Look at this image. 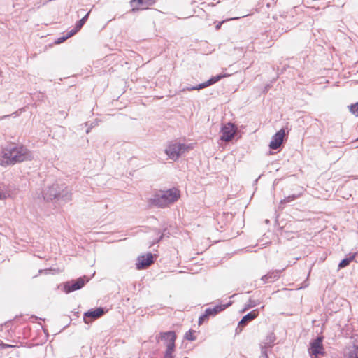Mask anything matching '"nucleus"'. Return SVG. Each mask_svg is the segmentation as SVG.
I'll return each mask as SVG.
<instances>
[{
    "label": "nucleus",
    "mask_w": 358,
    "mask_h": 358,
    "mask_svg": "<svg viewBox=\"0 0 358 358\" xmlns=\"http://www.w3.org/2000/svg\"><path fill=\"white\" fill-rule=\"evenodd\" d=\"M185 358H187V357H185Z\"/></svg>",
    "instance_id": "nucleus-38"
},
{
    "label": "nucleus",
    "mask_w": 358,
    "mask_h": 358,
    "mask_svg": "<svg viewBox=\"0 0 358 358\" xmlns=\"http://www.w3.org/2000/svg\"><path fill=\"white\" fill-rule=\"evenodd\" d=\"M258 304H259V303L257 301L250 299L248 301V303L247 305H245V306L244 309L242 310V312H244L246 310H248L251 308H254V307L257 306Z\"/></svg>",
    "instance_id": "nucleus-25"
},
{
    "label": "nucleus",
    "mask_w": 358,
    "mask_h": 358,
    "mask_svg": "<svg viewBox=\"0 0 358 358\" xmlns=\"http://www.w3.org/2000/svg\"><path fill=\"white\" fill-rule=\"evenodd\" d=\"M275 341V336L273 333H270L266 338L265 341L263 342L262 344H261V348L262 346H266V350L268 348H271L274 342Z\"/></svg>",
    "instance_id": "nucleus-17"
},
{
    "label": "nucleus",
    "mask_w": 358,
    "mask_h": 358,
    "mask_svg": "<svg viewBox=\"0 0 358 358\" xmlns=\"http://www.w3.org/2000/svg\"><path fill=\"white\" fill-rule=\"evenodd\" d=\"M348 108L351 113L358 117V102L348 106Z\"/></svg>",
    "instance_id": "nucleus-24"
},
{
    "label": "nucleus",
    "mask_w": 358,
    "mask_h": 358,
    "mask_svg": "<svg viewBox=\"0 0 358 358\" xmlns=\"http://www.w3.org/2000/svg\"><path fill=\"white\" fill-rule=\"evenodd\" d=\"M43 196L46 201H60L65 203L71 200V193L64 184H53L43 191Z\"/></svg>",
    "instance_id": "nucleus-3"
},
{
    "label": "nucleus",
    "mask_w": 358,
    "mask_h": 358,
    "mask_svg": "<svg viewBox=\"0 0 358 358\" xmlns=\"http://www.w3.org/2000/svg\"><path fill=\"white\" fill-rule=\"evenodd\" d=\"M354 258H355V255L342 259L340 262V263L338 264V268H343L346 267L354 259Z\"/></svg>",
    "instance_id": "nucleus-20"
},
{
    "label": "nucleus",
    "mask_w": 358,
    "mask_h": 358,
    "mask_svg": "<svg viewBox=\"0 0 358 358\" xmlns=\"http://www.w3.org/2000/svg\"><path fill=\"white\" fill-rule=\"evenodd\" d=\"M90 11H89L85 16H83L80 20L77 21L76 23V28L77 29H80L85 24V22H87L89 16H90Z\"/></svg>",
    "instance_id": "nucleus-21"
},
{
    "label": "nucleus",
    "mask_w": 358,
    "mask_h": 358,
    "mask_svg": "<svg viewBox=\"0 0 358 358\" xmlns=\"http://www.w3.org/2000/svg\"><path fill=\"white\" fill-rule=\"evenodd\" d=\"M89 278L87 276L80 277L75 280H71L64 282L63 291L66 294L81 289L87 282H89Z\"/></svg>",
    "instance_id": "nucleus-5"
},
{
    "label": "nucleus",
    "mask_w": 358,
    "mask_h": 358,
    "mask_svg": "<svg viewBox=\"0 0 358 358\" xmlns=\"http://www.w3.org/2000/svg\"><path fill=\"white\" fill-rule=\"evenodd\" d=\"M322 340V337L318 336L310 342L308 352L312 358H316L319 355H324Z\"/></svg>",
    "instance_id": "nucleus-6"
},
{
    "label": "nucleus",
    "mask_w": 358,
    "mask_h": 358,
    "mask_svg": "<svg viewBox=\"0 0 358 358\" xmlns=\"http://www.w3.org/2000/svg\"><path fill=\"white\" fill-rule=\"evenodd\" d=\"M180 198V191L176 188L156 192L150 200L151 205L164 208L176 202Z\"/></svg>",
    "instance_id": "nucleus-2"
},
{
    "label": "nucleus",
    "mask_w": 358,
    "mask_h": 358,
    "mask_svg": "<svg viewBox=\"0 0 358 358\" xmlns=\"http://www.w3.org/2000/svg\"><path fill=\"white\" fill-rule=\"evenodd\" d=\"M32 317H34L35 319H38V317L36 316H32Z\"/></svg>",
    "instance_id": "nucleus-37"
},
{
    "label": "nucleus",
    "mask_w": 358,
    "mask_h": 358,
    "mask_svg": "<svg viewBox=\"0 0 358 358\" xmlns=\"http://www.w3.org/2000/svg\"><path fill=\"white\" fill-rule=\"evenodd\" d=\"M11 347L10 345L5 344L0 339V348H7Z\"/></svg>",
    "instance_id": "nucleus-34"
},
{
    "label": "nucleus",
    "mask_w": 358,
    "mask_h": 358,
    "mask_svg": "<svg viewBox=\"0 0 358 358\" xmlns=\"http://www.w3.org/2000/svg\"><path fill=\"white\" fill-rule=\"evenodd\" d=\"M259 315L258 310H253L243 317L241 321L238 322V327L236 331L238 334L242 331V329L245 327L248 322L255 319Z\"/></svg>",
    "instance_id": "nucleus-13"
},
{
    "label": "nucleus",
    "mask_w": 358,
    "mask_h": 358,
    "mask_svg": "<svg viewBox=\"0 0 358 358\" xmlns=\"http://www.w3.org/2000/svg\"><path fill=\"white\" fill-rule=\"evenodd\" d=\"M156 2V0H131L130 1L131 6L132 7V11L136 10L143 9L144 7H148L153 5Z\"/></svg>",
    "instance_id": "nucleus-14"
},
{
    "label": "nucleus",
    "mask_w": 358,
    "mask_h": 358,
    "mask_svg": "<svg viewBox=\"0 0 358 358\" xmlns=\"http://www.w3.org/2000/svg\"><path fill=\"white\" fill-rule=\"evenodd\" d=\"M224 21H222V22H220L216 26H215V29L216 30H218L220 29L222 24H223Z\"/></svg>",
    "instance_id": "nucleus-35"
},
{
    "label": "nucleus",
    "mask_w": 358,
    "mask_h": 358,
    "mask_svg": "<svg viewBox=\"0 0 358 358\" xmlns=\"http://www.w3.org/2000/svg\"><path fill=\"white\" fill-rule=\"evenodd\" d=\"M12 196L10 187L5 185L0 187V200H4Z\"/></svg>",
    "instance_id": "nucleus-18"
},
{
    "label": "nucleus",
    "mask_w": 358,
    "mask_h": 358,
    "mask_svg": "<svg viewBox=\"0 0 358 358\" xmlns=\"http://www.w3.org/2000/svg\"><path fill=\"white\" fill-rule=\"evenodd\" d=\"M106 313L105 308L102 307L90 309L85 312L83 315V320L86 324L90 323L92 320L99 318Z\"/></svg>",
    "instance_id": "nucleus-9"
},
{
    "label": "nucleus",
    "mask_w": 358,
    "mask_h": 358,
    "mask_svg": "<svg viewBox=\"0 0 358 358\" xmlns=\"http://www.w3.org/2000/svg\"><path fill=\"white\" fill-rule=\"evenodd\" d=\"M176 334L173 331H169L165 332H160L156 336V341L157 343L159 341H163L167 347L176 346L175 342L176 340Z\"/></svg>",
    "instance_id": "nucleus-7"
},
{
    "label": "nucleus",
    "mask_w": 358,
    "mask_h": 358,
    "mask_svg": "<svg viewBox=\"0 0 358 358\" xmlns=\"http://www.w3.org/2000/svg\"><path fill=\"white\" fill-rule=\"evenodd\" d=\"M194 331L189 330L188 331H187L185 333V338L188 341H195L196 336L194 335Z\"/></svg>",
    "instance_id": "nucleus-26"
},
{
    "label": "nucleus",
    "mask_w": 358,
    "mask_h": 358,
    "mask_svg": "<svg viewBox=\"0 0 358 358\" xmlns=\"http://www.w3.org/2000/svg\"><path fill=\"white\" fill-rule=\"evenodd\" d=\"M284 270H274L269 271L267 274L263 275L260 280L259 283L257 284V281H255V287H260L266 283L273 282L277 280L280 275L281 272Z\"/></svg>",
    "instance_id": "nucleus-8"
},
{
    "label": "nucleus",
    "mask_w": 358,
    "mask_h": 358,
    "mask_svg": "<svg viewBox=\"0 0 358 358\" xmlns=\"http://www.w3.org/2000/svg\"><path fill=\"white\" fill-rule=\"evenodd\" d=\"M237 19H239V17H233V18H231V20H237Z\"/></svg>",
    "instance_id": "nucleus-36"
},
{
    "label": "nucleus",
    "mask_w": 358,
    "mask_h": 358,
    "mask_svg": "<svg viewBox=\"0 0 358 358\" xmlns=\"http://www.w3.org/2000/svg\"><path fill=\"white\" fill-rule=\"evenodd\" d=\"M176 349V346L173 347H167L165 352L164 358H174V356L173 355L174 351Z\"/></svg>",
    "instance_id": "nucleus-22"
},
{
    "label": "nucleus",
    "mask_w": 358,
    "mask_h": 358,
    "mask_svg": "<svg viewBox=\"0 0 358 358\" xmlns=\"http://www.w3.org/2000/svg\"><path fill=\"white\" fill-rule=\"evenodd\" d=\"M348 358H358V345H353L349 348Z\"/></svg>",
    "instance_id": "nucleus-19"
},
{
    "label": "nucleus",
    "mask_w": 358,
    "mask_h": 358,
    "mask_svg": "<svg viewBox=\"0 0 358 358\" xmlns=\"http://www.w3.org/2000/svg\"><path fill=\"white\" fill-rule=\"evenodd\" d=\"M80 29H77L76 28V26L75 25L74 28L73 29H71L70 31H69L66 36H67V38H70L71 36H73L75 34H76Z\"/></svg>",
    "instance_id": "nucleus-30"
},
{
    "label": "nucleus",
    "mask_w": 358,
    "mask_h": 358,
    "mask_svg": "<svg viewBox=\"0 0 358 358\" xmlns=\"http://www.w3.org/2000/svg\"><path fill=\"white\" fill-rule=\"evenodd\" d=\"M68 39L67 36H62V37H60V38H58L57 39V41H55V43L57 44H59V43H61L62 42H64L65 40Z\"/></svg>",
    "instance_id": "nucleus-33"
},
{
    "label": "nucleus",
    "mask_w": 358,
    "mask_h": 358,
    "mask_svg": "<svg viewBox=\"0 0 358 358\" xmlns=\"http://www.w3.org/2000/svg\"><path fill=\"white\" fill-rule=\"evenodd\" d=\"M193 149L192 144H185L178 142H171L165 149V153L169 159L176 161L182 155Z\"/></svg>",
    "instance_id": "nucleus-4"
},
{
    "label": "nucleus",
    "mask_w": 358,
    "mask_h": 358,
    "mask_svg": "<svg viewBox=\"0 0 358 358\" xmlns=\"http://www.w3.org/2000/svg\"><path fill=\"white\" fill-rule=\"evenodd\" d=\"M259 358H268L267 350H266V346H262L261 348V355Z\"/></svg>",
    "instance_id": "nucleus-31"
},
{
    "label": "nucleus",
    "mask_w": 358,
    "mask_h": 358,
    "mask_svg": "<svg viewBox=\"0 0 358 358\" xmlns=\"http://www.w3.org/2000/svg\"><path fill=\"white\" fill-rule=\"evenodd\" d=\"M86 126L88 127L87 129L86 130V133L88 134L90 131L91 129H92L93 127H94L96 124H97V122L95 121V122H90V124H89V122H86Z\"/></svg>",
    "instance_id": "nucleus-32"
},
{
    "label": "nucleus",
    "mask_w": 358,
    "mask_h": 358,
    "mask_svg": "<svg viewBox=\"0 0 358 358\" xmlns=\"http://www.w3.org/2000/svg\"><path fill=\"white\" fill-rule=\"evenodd\" d=\"M201 89H203V87H199V84L195 86H187L186 87H184V88H182V92L186 91V90L192 91V90H201Z\"/></svg>",
    "instance_id": "nucleus-29"
},
{
    "label": "nucleus",
    "mask_w": 358,
    "mask_h": 358,
    "mask_svg": "<svg viewBox=\"0 0 358 358\" xmlns=\"http://www.w3.org/2000/svg\"><path fill=\"white\" fill-rule=\"evenodd\" d=\"M32 158L31 152L25 146L11 143L3 148L0 164L6 167Z\"/></svg>",
    "instance_id": "nucleus-1"
},
{
    "label": "nucleus",
    "mask_w": 358,
    "mask_h": 358,
    "mask_svg": "<svg viewBox=\"0 0 358 358\" xmlns=\"http://www.w3.org/2000/svg\"><path fill=\"white\" fill-rule=\"evenodd\" d=\"M231 303H232L231 301H229L227 304L216 305L213 308H206V311L207 314L209 316H214V315H216L217 313L223 311L224 310H225L229 306H230L231 305Z\"/></svg>",
    "instance_id": "nucleus-15"
},
{
    "label": "nucleus",
    "mask_w": 358,
    "mask_h": 358,
    "mask_svg": "<svg viewBox=\"0 0 358 358\" xmlns=\"http://www.w3.org/2000/svg\"><path fill=\"white\" fill-rule=\"evenodd\" d=\"M209 317L210 316L207 314L206 311L205 310L204 313L199 317V325H201L206 320H208Z\"/></svg>",
    "instance_id": "nucleus-28"
},
{
    "label": "nucleus",
    "mask_w": 358,
    "mask_h": 358,
    "mask_svg": "<svg viewBox=\"0 0 358 358\" xmlns=\"http://www.w3.org/2000/svg\"><path fill=\"white\" fill-rule=\"evenodd\" d=\"M236 132V127L234 124L229 122L222 126L221 129L220 138L224 141H230Z\"/></svg>",
    "instance_id": "nucleus-10"
},
{
    "label": "nucleus",
    "mask_w": 358,
    "mask_h": 358,
    "mask_svg": "<svg viewBox=\"0 0 358 358\" xmlns=\"http://www.w3.org/2000/svg\"><path fill=\"white\" fill-rule=\"evenodd\" d=\"M153 262V255L151 252H148L146 255H141L138 257L136 266L138 270H142L151 265Z\"/></svg>",
    "instance_id": "nucleus-11"
},
{
    "label": "nucleus",
    "mask_w": 358,
    "mask_h": 358,
    "mask_svg": "<svg viewBox=\"0 0 358 358\" xmlns=\"http://www.w3.org/2000/svg\"><path fill=\"white\" fill-rule=\"evenodd\" d=\"M166 229H167L166 228H164L162 233L159 230H156V231L157 232V234H160V236H159L158 238H157L155 241H153L152 244L159 243L166 236Z\"/></svg>",
    "instance_id": "nucleus-27"
},
{
    "label": "nucleus",
    "mask_w": 358,
    "mask_h": 358,
    "mask_svg": "<svg viewBox=\"0 0 358 358\" xmlns=\"http://www.w3.org/2000/svg\"><path fill=\"white\" fill-rule=\"evenodd\" d=\"M285 135V131L283 129L277 131L271 138L269 148L272 150L278 149L283 143Z\"/></svg>",
    "instance_id": "nucleus-12"
},
{
    "label": "nucleus",
    "mask_w": 358,
    "mask_h": 358,
    "mask_svg": "<svg viewBox=\"0 0 358 358\" xmlns=\"http://www.w3.org/2000/svg\"><path fill=\"white\" fill-rule=\"evenodd\" d=\"M299 196H300V194H293L289 195V196L285 197V199L283 200H281V203H289V202L295 200L296 199L299 198Z\"/></svg>",
    "instance_id": "nucleus-23"
},
{
    "label": "nucleus",
    "mask_w": 358,
    "mask_h": 358,
    "mask_svg": "<svg viewBox=\"0 0 358 358\" xmlns=\"http://www.w3.org/2000/svg\"><path fill=\"white\" fill-rule=\"evenodd\" d=\"M225 76H226L225 74H218V75H216L215 76H213L207 81L200 83L199 87H203V88L207 87L211 85L216 83L217 82H218L219 80H220L222 78H224Z\"/></svg>",
    "instance_id": "nucleus-16"
}]
</instances>
